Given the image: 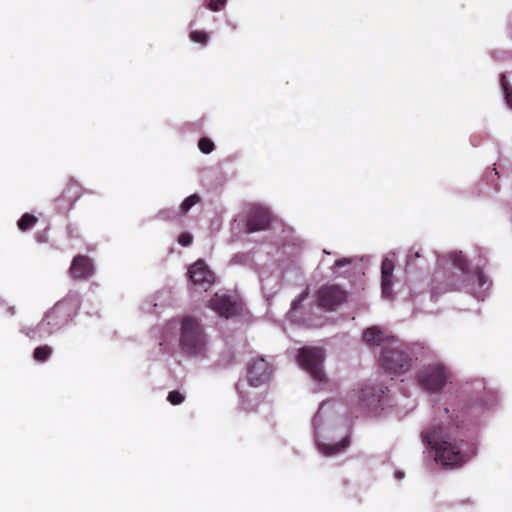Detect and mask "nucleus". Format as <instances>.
Listing matches in <instances>:
<instances>
[{
    "instance_id": "1",
    "label": "nucleus",
    "mask_w": 512,
    "mask_h": 512,
    "mask_svg": "<svg viewBox=\"0 0 512 512\" xmlns=\"http://www.w3.org/2000/svg\"><path fill=\"white\" fill-rule=\"evenodd\" d=\"M422 441L434 453L436 463L444 467H459L467 462L468 457L462 451L448 428L443 425H431L421 432Z\"/></svg>"
},
{
    "instance_id": "2",
    "label": "nucleus",
    "mask_w": 512,
    "mask_h": 512,
    "mask_svg": "<svg viewBox=\"0 0 512 512\" xmlns=\"http://www.w3.org/2000/svg\"><path fill=\"white\" fill-rule=\"evenodd\" d=\"M179 346L185 355H205L207 350V336L197 318L186 316L181 320Z\"/></svg>"
},
{
    "instance_id": "3",
    "label": "nucleus",
    "mask_w": 512,
    "mask_h": 512,
    "mask_svg": "<svg viewBox=\"0 0 512 512\" xmlns=\"http://www.w3.org/2000/svg\"><path fill=\"white\" fill-rule=\"evenodd\" d=\"M79 309V298L77 296H66L48 310L39 322V326L46 327V334H53L71 322Z\"/></svg>"
},
{
    "instance_id": "4",
    "label": "nucleus",
    "mask_w": 512,
    "mask_h": 512,
    "mask_svg": "<svg viewBox=\"0 0 512 512\" xmlns=\"http://www.w3.org/2000/svg\"><path fill=\"white\" fill-rule=\"evenodd\" d=\"M413 359L408 353V347L398 339H392L382 349L380 356L381 367L391 375H402L412 368Z\"/></svg>"
},
{
    "instance_id": "5",
    "label": "nucleus",
    "mask_w": 512,
    "mask_h": 512,
    "mask_svg": "<svg viewBox=\"0 0 512 512\" xmlns=\"http://www.w3.org/2000/svg\"><path fill=\"white\" fill-rule=\"evenodd\" d=\"M324 360L325 351L321 347L305 346L298 351V364L318 382L325 380Z\"/></svg>"
},
{
    "instance_id": "6",
    "label": "nucleus",
    "mask_w": 512,
    "mask_h": 512,
    "mask_svg": "<svg viewBox=\"0 0 512 512\" xmlns=\"http://www.w3.org/2000/svg\"><path fill=\"white\" fill-rule=\"evenodd\" d=\"M449 374L439 363L424 365L417 373L418 384L429 392L441 390L447 383Z\"/></svg>"
},
{
    "instance_id": "7",
    "label": "nucleus",
    "mask_w": 512,
    "mask_h": 512,
    "mask_svg": "<svg viewBox=\"0 0 512 512\" xmlns=\"http://www.w3.org/2000/svg\"><path fill=\"white\" fill-rule=\"evenodd\" d=\"M347 297V291L337 284H325L318 289L316 294L318 307L327 311L336 310L346 302Z\"/></svg>"
},
{
    "instance_id": "8",
    "label": "nucleus",
    "mask_w": 512,
    "mask_h": 512,
    "mask_svg": "<svg viewBox=\"0 0 512 512\" xmlns=\"http://www.w3.org/2000/svg\"><path fill=\"white\" fill-rule=\"evenodd\" d=\"M449 258L453 264L462 271L467 280L477 283V287L479 289V295H477V297L482 296V293L490 286L489 279L483 273L482 269L480 267H475L473 270L469 271L468 260L462 251L451 252L449 254Z\"/></svg>"
},
{
    "instance_id": "9",
    "label": "nucleus",
    "mask_w": 512,
    "mask_h": 512,
    "mask_svg": "<svg viewBox=\"0 0 512 512\" xmlns=\"http://www.w3.org/2000/svg\"><path fill=\"white\" fill-rule=\"evenodd\" d=\"M83 188L74 179H69L61 193L54 199V204L59 213H68L77 200L82 196Z\"/></svg>"
},
{
    "instance_id": "10",
    "label": "nucleus",
    "mask_w": 512,
    "mask_h": 512,
    "mask_svg": "<svg viewBox=\"0 0 512 512\" xmlns=\"http://www.w3.org/2000/svg\"><path fill=\"white\" fill-rule=\"evenodd\" d=\"M272 221V214L269 209L254 205L250 208L246 218V233H254L267 230Z\"/></svg>"
},
{
    "instance_id": "11",
    "label": "nucleus",
    "mask_w": 512,
    "mask_h": 512,
    "mask_svg": "<svg viewBox=\"0 0 512 512\" xmlns=\"http://www.w3.org/2000/svg\"><path fill=\"white\" fill-rule=\"evenodd\" d=\"M271 374V367L263 357L254 358L247 365V377L251 386L258 387L266 383Z\"/></svg>"
},
{
    "instance_id": "12",
    "label": "nucleus",
    "mask_w": 512,
    "mask_h": 512,
    "mask_svg": "<svg viewBox=\"0 0 512 512\" xmlns=\"http://www.w3.org/2000/svg\"><path fill=\"white\" fill-rule=\"evenodd\" d=\"M387 390V387L382 385L362 384L357 390L358 405L367 408L376 406L381 402Z\"/></svg>"
},
{
    "instance_id": "13",
    "label": "nucleus",
    "mask_w": 512,
    "mask_h": 512,
    "mask_svg": "<svg viewBox=\"0 0 512 512\" xmlns=\"http://www.w3.org/2000/svg\"><path fill=\"white\" fill-rule=\"evenodd\" d=\"M69 274L75 280L90 278L94 274L92 260L86 255H77L72 260Z\"/></svg>"
},
{
    "instance_id": "14",
    "label": "nucleus",
    "mask_w": 512,
    "mask_h": 512,
    "mask_svg": "<svg viewBox=\"0 0 512 512\" xmlns=\"http://www.w3.org/2000/svg\"><path fill=\"white\" fill-rule=\"evenodd\" d=\"M189 277L195 285L207 289L214 281V274L208 269L204 260H197L189 268Z\"/></svg>"
},
{
    "instance_id": "15",
    "label": "nucleus",
    "mask_w": 512,
    "mask_h": 512,
    "mask_svg": "<svg viewBox=\"0 0 512 512\" xmlns=\"http://www.w3.org/2000/svg\"><path fill=\"white\" fill-rule=\"evenodd\" d=\"M210 303L212 309L225 318H230L238 313L237 303L228 296L215 294Z\"/></svg>"
},
{
    "instance_id": "16",
    "label": "nucleus",
    "mask_w": 512,
    "mask_h": 512,
    "mask_svg": "<svg viewBox=\"0 0 512 512\" xmlns=\"http://www.w3.org/2000/svg\"><path fill=\"white\" fill-rule=\"evenodd\" d=\"M392 339L396 338L388 335L377 326L369 327L363 333V340L366 344L369 346H382V349L388 345Z\"/></svg>"
},
{
    "instance_id": "17",
    "label": "nucleus",
    "mask_w": 512,
    "mask_h": 512,
    "mask_svg": "<svg viewBox=\"0 0 512 512\" xmlns=\"http://www.w3.org/2000/svg\"><path fill=\"white\" fill-rule=\"evenodd\" d=\"M394 271V262L389 258H385L381 265V287L382 294L385 297L392 296V277Z\"/></svg>"
},
{
    "instance_id": "18",
    "label": "nucleus",
    "mask_w": 512,
    "mask_h": 512,
    "mask_svg": "<svg viewBox=\"0 0 512 512\" xmlns=\"http://www.w3.org/2000/svg\"><path fill=\"white\" fill-rule=\"evenodd\" d=\"M348 445L349 439L344 438L340 442L335 444H321L319 446V449L324 455L332 456L344 450Z\"/></svg>"
},
{
    "instance_id": "19",
    "label": "nucleus",
    "mask_w": 512,
    "mask_h": 512,
    "mask_svg": "<svg viewBox=\"0 0 512 512\" xmlns=\"http://www.w3.org/2000/svg\"><path fill=\"white\" fill-rule=\"evenodd\" d=\"M38 219L36 216L30 213H24L17 222L18 228L25 232L32 229L37 223Z\"/></svg>"
},
{
    "instance_id": "20",
    "label": "nucleus",
    "mask_w": 512,
    "mask_h": 512,
    "mask_svg": "<svg viewBox=\"0 0 512 512\" xmlns=\"http://www.w3.org/2000/svg\"><path fill=\"white\" fill-rule=\"evenodd\" d=\"M52 352V348L48 345L38 346L34 349L33 358L38 362H45L51 357Z\"/></svg>"
},
{
    "instance_id": "21",
    "label": "nucleus",
    "mask_w": 512,
    "mask_h": 512,
    "mask_svg": "<svg viewBox=\"0 0 512 512\" xmlns=\"http://www.w3.org/2000/svg\"><path fill=\"white\" fill-rule=\"evenodd\" d=\"M201 201V197L199 194L194 193L187 198L180 205V212L182 214H186L193 206L198 204Z\"/></svg>"
},
{
    "instance_id": "22",
    "label": "nucleus",
    "mask_w": 512,
    "mask_h": 512,
    "mask_svg": "<svg viewBox=\"0 0 512 512\" xmlns=\"http://www.w3.org/2000/svg\"><path fill=\"white\" fill-rule=\"evenodd\" d=\"M501 86L504 92L506 103L510 108H512V87L509 85L504 74L501 75Z\"/></svg>"
},
{
    "instance_id": "23",
    "label": "nucleus",
    "mask_w": 512,
    "mask_h": 512,
    "mask_svg": "<svg viewBox=\"0 0 512 512\" xmlns=\"http://www.w3.org/2000/svg\"><path fill=\"white\" fill-rule=\"evenodd\" d=\"M308 295H309V288H306L302 293H300V295L298 297H296L292 301L290 312L294 313L298 309H300L303 301H305L307 299Z\"/></svg>"
},
{
    "instance_id": "24",
    "label": "nucleus",
    "mask_w": 512,
    "mask_h": 512,
    "mask_svg": "<svg viewBox=\"0 0 512 512\" xmlns=\"http://www.w3.org/2000/svg\"><path fill=\"white\" fill-rule=\"evenodd\" d=\"M198 147L202 153L209 154L214 150L215 146L211 139L202 137L198 142Z\"/></svg>"
},
{
    "instance_id": "25",
    "label": "nucleus",
    "mask_w": 512,
    "mask_h": 512,
    "mask_svg": "<svg viewBox=\"0 0 512 512\" xmlns=\"http://www.w3.org/2000/svg\"><path fill=\"white\" fill-rule=\"evenodd\" d=\"M185 400V395L178 390H173L168 393L167 401L172 405H180Z\"/></svg>"
},
{
    "instance_id": "26",
    "label": "nucleus",
    "mask_w": 512,
    "mask_h": 512,
    "mask_svg": "<svg viewBox=\"0 0 512 512\" xmlns=\"http://www.w3.org/2000/svg\"><path fill=\"white\" fill-rule=\"evenodd\" d=\"M193 42L205 45L208 42V34L205 31L195 30L190 33Z\"/></svg>"
},
{
    "instance_id": "27",
    "label": "nucleus",
    "mask_w": 512,
    "mask_h": 512,
    "mask_svg": "<svg viewBox=\"0 0 512 512\" xmlns=\"http://www.w3.org/2000/svg\"><path fill=\"white\" fill-rule=\"evenodd\" d=\"M38 330H44L46 332V327H40L38 324L36 327L24 326L21 328V332L30 339H35L37 337Z\"/></svg>"
},
{
    "instance_id": "28",
    "label": "nucleus",
    "mask_w": 512,
    "mask_h": 512,
    "mask_svg": "<svg viewBox=\"0 0 512 512\" xmlns=\"http://www.w3.org/2000/svg\"><path fill=\"white\" fill-rule=\"evenodd\" d=\"M421 257V252L419 249H415L412 247L407 255V265H415V260Z\"/></svg>"
},
{
    "instance_id": "29",
    "label": "nucleus",
    "mask_w": 512,
    "mask_h": 512,
    "mask_svg": "<svg viewBox=\"0 0 512 512\" xmlns=\"http://www.w3.org/2000/svg\"><path fill=\"white\" fill-rule=\"evenodd\" d=\"M193 237L189 233H182L178 237V243L184 247L189 246L192 243Z\"/></svg>"
},
{
    "instance_id": "30",
    "label": "nucleus",
    "mask_w": 512,
    "mask_h": 512,
    "mask_svg": "<svg viewBox=\"0 0 512 512\" xmlns=\"http://www.w3.org/2000/svg\"><path fill=\"white\" fill-rule=\"evenodd\" d=\"M227 0H210L208 8L212 11H219L226 4Z\"/></svg>"
},
{
    "instance_id": "31",
    "label": "nucleus",
    "mask_w": 512,
    "mask_h": 512,
    "mask_svg": "<svg viewBox=\"0 0 512 512\" xmlns=\"http://www.w3.org/2000/svg\"><path fill=\"white\" fill-rule=\"evenodd\" d=\"M444 412L445 414L448 415V418H449V426H454L456 428H459L460 427V421H459V416L458 415H455L452 414V415H449V408H444Z\"/></svg>"
},
{
    "instance_id": "32",
    "label": "nucleus",
    "mask_w": 512,
    "mask_h": 512,
    "mask_svg": "<svg viewBox=\"0 0 512 512\" xmlns=\"http://www.w3.org/2000/svg\"><path fill=\"white\" fill-rule=\"evenodd\" d=\"M352 263V258H341L335 261L334 268L340 269L344 266L350 265Z\"/></svg>"
},
{
    "instance_id": "33",
    "label": "nucleus",
    "mask_w": 512,
    "mask_h": 512,
    "mask_svg": "<svg viewBox=\"0 0 512 512\" xmlns=\"http://www.w3.org/2000/svg\"><path fill=\"white\" fill-rule=\"evenodd\" d=\"M169 210H161L158 213L159 218L161 219H168Z\"/></svg>"
}]
</instances>
